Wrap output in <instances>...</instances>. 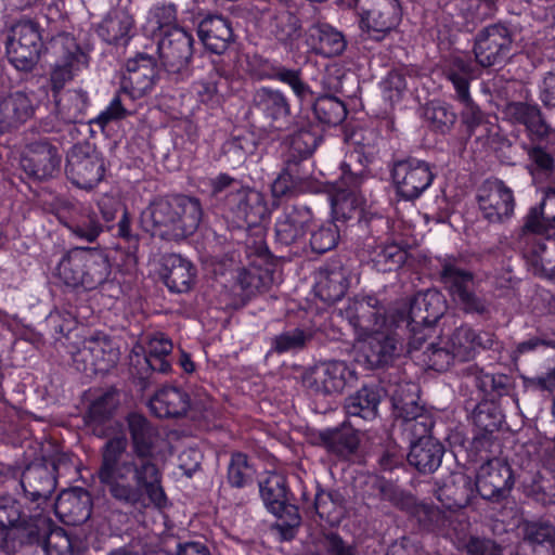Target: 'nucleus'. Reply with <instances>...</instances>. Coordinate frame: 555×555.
Wrapping results in <instances>:
<instances>
[{
  "mask_svg": "<svg viewBox=\"0 0 555 555\" xmlns=\"http://www.w3.org/2000/svg\"><path fill=\"white\" fill-rule=\"evenodd\" d=\"M127 423L132 452H128L125 436L109 438L101 449L96 472L99 481L115 501L125 506L154 505L162 508L167 498L162 486V473L152 459L158 431L138 413L130 414Z\"/></svg>",
  "mask_w": 555,
  "mask_h": 555,
  "instance_id": "f257e3e1",
  "label": "nucleus"
},
{
  "mask_svg": "<svg viewBox=\"0 0 555 555\" xmlns=\"http://www.w3.org/2000/svg\"><path fill=\"white\" fill-rule=\"evenodd\" d=\"M339 314L353 327L359 349L372 367L388 364L398 354L400 341L395 328L400 327L397 314H387L375 297L350 300Z\"/></svg>",
  "mask_w": 555,
  "mask_h": 555,
  "instance_id": "f03ea898",
  "label": "nucleus"
},
{
  "mask_svg": "<svg viewBox=\"0 0 555 555\" xmlns=\"http://www.w3.org/2000/svg\"><path fill=\"white\" fill-rule=\"evenodd\" d=\"M202 214L201 203L194 197H158L142 210L140 224L153 236L178 241L196 231Z\"/></svg>",
  "mask_w": 555,
  "mask_h": 555,
  "instance_id": "7ed1b4c3",
  "label": "nucleus"
},
{
  "mask_svg": "<svg viewBox=\"0 0 555 555\" xmlns=\"http://www.w3.org/2000/svg\"><path fill=\"white\" fill-rule=\"evenodd\" d=\"M111 273L107 257L92 248L77 247L69 250L56 267L57 278L69 287L94 289Z\"/></svg>",
  "mask_w": 555,
  "mask_h": 555,
  "instance_id": "20e7f679",
  "label": "nucleus"
},
{
  "mask_svg": "<svg viewBox=\"0 0 555 555\" xmlns=\"http://www.w3.org/2000/svg\"><path fill=\"white\" fill-rule=\"evenodd\" d=\"M441 282L451 299L466 313L487 314L490 300L475 291V278L455 261L444 260L440 272Z\"/></svg>",
  "mask_w": 555,
  "mask_h": 555,
  "instance_id": "39448f33",
  "label": "nucleus"
},
{
  "mask_svg": "<svg viewBox=\"0 0 555 555\" xmlns=\"http://www.w3.org/2000/svg\"><path fill=\"white\" fill-rule=\"evenodd\" d=\"M105 165L101 154L89 143L76 144L67 155L66 173L81 189H91L104 177Z\"/></svg>",
  "mask_w": 555,
  "mask_h": 555,
  "instance_id": "423d86ee",
  "label": "nucleus"
},
{
  "mask_svg": "<svg viewBox=\"0 0 555 555\" xmlns=\"http://www.w3.org/2000/svg\"><path fill=\"white\" fill-rule=\"evenodd\" d=\"M401 20L398 0H370L358 11V23L362 33L374 40H382L395 29Z\"/></svg>",
  "mask_w": 555,
  "mask_h": 555,
  "instance_id": "0eeeda50",
  "label": "nucleus"
},
{
  "mask_svg": "<svg viewBox=\"0 0 555 555\" xmlns=\"http://www.w3.org/2000/svg\"><path fill=\"white\" fill-rule=\"evenodd\" d=\"M41 36L38 26L30 21L16 23L7 46L10 62L20 70H30L39 59Z\"/></svg>",
  "mask_w": 555,
  "mask_h": 555,
  "instance_id": "6e6552de",
  "label": "nucleus"
},
{
  "mask_svg": "<svg viewBox=\"0 0 555 555\" xmlns=\"http://www.w3.org/2000/svg\"><path fill=\"white\" fill-rule=\"evenodd\" d=\"M391 176L397 193L408 201L417 198L434 180L429 165L415 158L396 162Z\"/></svg>",
  "mask_w": 555,
  "mask_h": 555,
  "instance_id": "1a4fd4ad",
  "label": "nucleus"
},
{
  "mask_svg": "<svg viewBox=\"0 0 555 555\" xmlns=\"http://www.w3.org/2000/svg\"><path fill=\"white\" fill-rule=\"evenodd\" d=\"M59 57L51 72V85L54 93L60 92L75 75L88 65L87 55L81 51L75 39L61 36L55 40Z\"/></svg>",
  "mask_w": 555,
  "mask_h": 555,
  "instance_id": "9d476101",
  "label": "nucleus"
},
{
  "mask_svg": "<svg viewBox=\"0 0 555 555\" xmlns=\"http://www.w3.org/2000/svg\"><path fill=\"white\" fill-rule=\"evenodd\" d=\"M514 486L509 464L502 459H491L483 463L476 476V490L487 500L499 501L508 495Z\"/></svg>",
  "mask_w": 555,
  "mask_h": 555,
  "instance_id": "9b49d317",
  "label": "nucleus"
},
{
  "mask_svg": "<svg viewBox=\"0 0 555 555\" xmlns=\"http://www.w3.org/2000/svg\"><path fill=\"white\" fill-rule=\"evenodd\" d=\"M61 162L59 149L48 141L40 140L25 146L20 164L29 177L44 180L60 171Z\"/></svg>",
  "mask_w": 555,
  "mask_h": 555,
  "instance_id": "f8f14e48",
  "label": "nucleus"
},
{
  "mask_svg": "<svg viewBox=\"0 0 555 555\" xmlns=\"http://www.w3.org/2000/svg\"><path fill=\"white\" fill-rule=\"evenodd\" d=\"M73 359L83 371L105 373L118 362L119 349L106 336H92L83 340Z\"/></svg>",
  "mask_w": 555,
  "mask_h": 555,
  "instance_id": "ddd939ff",
  "label": "nucleus"
},
{
  "mask_svg": "<svg viewBox=\"0 0 555 555\" xmlns=\"http://www.w3.org/2000/svg\"><path fill=\"white\" fill-rule=\"evenodd\" d=\"M224 206L228 217L237 225L242 223L257 224L267 212L262 194L244 186L227 194Z\"/></svg>",
  "mask_w": 555,
  "mask_h": 555,
  "instance_id": "4468645a",
  "label": "nucleus"
},
{
  "mask_svg": "<svg viewBox=\"0 0 555 555\" xmlns=\"http://www.w3.org/2000/svg\"><path fill=\"white\" fill-rule=\"evenodd\" d=\"M259 491L264 505L273 515L282 519L283 513L287 514L288 519L282 520L279 525L281 528L287 527L292 530L300 525V516L297 508L286 504V483L282 475L276 473L269 474L259 482Z\"/></svg>",
  "mask_w": 555,
  "mask_h": 555,
  "instance_id": "2eb2a0df",
  "label": "nucleus"
},
{
  "mask_svg": "<svg viewBox=\"0 0 555 555\" xmlns=\"http://www.w3.org/2000/svg\"><path fill=\"white\" fill-rule=\"evenodd\" d=\"M126 68L120 83L125 95L134 101L152 91L156 80V64L152 56L140 53L127 61Z\"/></svg>",
  "mask_w": 555,
  "mask_h": 555,
  "instance_id": "dca6fc26",
  "label": "nucleus"
},
{
  "mask_svg": "<svg viewBox=\"0 0 555 555\" xmlns=\"http://www.w3.org/2000/svg\"><path fill=\"white\" fill-rule=\"evenodd\" d=\"M477 197L482 216L490 222H502L514 212L513 191L500 180L485 182Z\"/></svg>",
  "mask_w": 555,
  "mask_h": 555,
  "instance_id": "f3484780",
  "label": "nucleus"
},
{
  "mask_svg": "<svg viewBox=\"0 0 555 555\" xmlns=\"http://www.w3.org/2000/svg\"><path fill=\"white\" fill-rule=\"evenodd\" d=\"M356 372L344 361H328L314 367L308 386L317 393H340L356 380Z\"/></svg>",
  "mask_w": 555,
  "mask_h": 555,
  "instance_id": "a211bd4d",
  "label": "nucleus"
},
{
  "mask_svg": "<svg viewBox=\"0 0 555 555\" xmlns=\"http://www.w3.org/2000/svg\"><path fill=\"white\" fill-rule=\"evenodd\" d=\"M192 36L181 27L165 30L158 42V53L163 65L169 72H179L186 66L192 56Z\"/></svg>",
  "mask_w": 555,
  "mask_h": 555,
  "instance_id": "6ab92c4d",
  "label": "nucleus"
},
{
  "mask_svg": "<svg viewBox=\"0 0 555 555\" xmlns=\"http://www.w3.org/2000/svg\"><path fill=\"white\" fill-rule=\"evenodd\" d=\"M512 38L508 29L495 24L485 28L475 44V56L483 67L500 63L509 52Z\"/></svg>",
  "mask_w": 555,
  "mask_h": 555,
  "instance_id": "aec40b11",
  "label": "nucleus"
},
{
  "mask_svg": "<svg viewBox=\"0 0 555 555\" xmlns=\"http://www.w3.org/2000/svg\"><path fill=\"white\" fill-rule=\"evenodd\" d=\"M206 408V402L197 405L188 392L177 387H164L150 400V409L158 417H179L185 415L190 409L199 411Z\"/></svg>",
  "mask_w": 555,
  "mask_h": 555,
  "instance_id": "412c9836",
  "label": "nucleus"
},
{
  "mask_svg": "<svg viewBox=\"0 0 555 555\" xmlns=\"http://www.w3.org/2000/svg\"><path fill=\"white\" fill-rule=\"evenodd\" d=\"M416 515L418 520L428 529L446 535L460 538L468 527L465 515L453 509L443 512L438 507L421 504L417 507Z\"/></svg>",
  "mask_w": 555,
  "mask_h": 555,
  "instance_id": "4be33fe9",
  "label": "nucleus"
},
{
  "mask_svg": "<svg viewBox=\"0 0 555 555\" xmlns=\"http://www.w3.org/2000/svg\"><path fill=\"white\" fill-rule=\"evenodd\" d=\"M55 514L68 525L85 522L91 515V496L81 488L62 491L54 504Z\"/></svg>",
  "mask_w": 555,
  "mask_h": 555,
  "instance_id": "5701e85b",
  "label": "nucleus"
},
{
  "mask_svg": "<svg viewBox=\"0 0 555 555\" xmlns=\"http://www.w3.org/2000/svg\"><path fill=\"white\" fill-rule=\"evenodd\" d=\"M447 309L443 295L436 289H428L416 294L411 300L404 317L416 325H434Z\"/></svg>",
  "mask_w": 555,
  "mask_h": 555,
  "instance_id": "b1692460",
  "label": "nucleus"
},
{
  "mask_svg": "<svg viewBox=\"0 0 555 555\" xmlns=\"http://www.w3.org/2000/svg\"><path fill=\"white\" fill-rule=\"evenodd\" d=\"M35 113L31 99L24 92L0 96V132H10L29 120Z\"/></svg>",
  "mask_w": 555,
  "mask_h": 555,
  "instance_id": "393cba45",
  "label": "nucleus"
},
{
  "mask_svg": "<svg viewBox=\"0 0 555 555\" xmlns=\"http://www.w3.org/2000/svg\"><path fill=\"white\" fill-rule=\"evenodd\" d=\"M160 276L172 293H186L195 282L196 269L186 259L177 254L163 257Z\"/></svg>",
  "mask_w": 555,
  "mask_h": 555,
  "instance_id": "a878e982",
  "label": "nucleus"
},
{
  "mask_svg": "<svg viewBox=\"0 0 555 555\" xmlns=\"http://www.w3.org/2000/svg\"><path fill=\"white\" fill-rule=\"evenodd\" d=\"M312 222V214L306 207H293L275 222V235L284 245L297 244L304 240Z\"/></svg>",
  "mask_w": 555,
  "mask_h": 555,
  "instance_id": "bb28decb",
  "label": "nucleus"
},
{
  "mask_svg": "<svg viewBox=\"0 0 555 555\" xmlns=\"http://www.w3.org/2000/svg\"><path fill=\"white\" fill-rule=\"evenodd\" d=\"M21 486L31 501L47 500L55 490L56 479L46 464H30L21 476Z\"/></svg>",
  "mask_w": 555,
  "mask_h": 555,
  "instance_id": "cd10ccee",
  "label": "nucleus"
},
{
  "mask_svg": "<svg viewBox=\"0 0 555 555\" xmlns=\"http://www.w3.org/2000/svg\"><path fill=\"white\" fill-rule=\"evenodd\" d=\"M474 487L470 477L463 473H455L438 488L436 496L447 508L461 513L474 495Z\"/></svg>",
  "mask_w": 555,
  "mask_h": 555,
  "instance_id": "c85d7f7f",
  "label": "nucleus"
},
{
  "mask_svg": "<svg viewBox=\"0 0 555 555\" xmlns=\"http://www.w3.org/2000/svg\"><path fill=\"white\" fill-rule=\"evenodd\" d=\"M198 36L211 52L221 54L233 40L231 24L222 16H209L198 26Z\"/></svg>",
  "mask_w": 555,
  "mask_h": 555,
  "instance_id": "c756f323",
  "label": "nucleus"
},
{
  "mask_svg": "<svg viewBox=\"0 0 555 555\" xmlns=\"http://www.w3.org/2000/svg\"><path fill=\"white\" fill-rule=\"evenodd\" d=\"M443 447L434 438L412 441L408 461L421 473H433L441 464Z\"/></svg>",
  "mask_w": 555,
  "mask_h": 555,
  "instance_id": "7c9ffc66",
  "label": "nucleus"
},
{
  "mask_svg": "<svg viewBox=\"0 0 555 555\" xmlns=\"http://www.w3.org/2000/svg\"><path fill=\"white\" fill-rule=\"evenodd\" d=\"M504 114L512 122L525 125L538 138H544L550 133L551 129L535 105L512 102L505 106Z\"/></svg>",
  "mask_w": 555,
  "mask_h": 555,
  "instance_id": "2f4dec72",
  "label": "nucleus"
},
{
  "mask_svg": "<svg viewBox=\"0 0 555 555\" xmlns=\"http://www.w3.org/2000/svg\"><path fill=\"white\" fill-rule=\"evenodd\" d=\"M132 28V16L125 10H114L100 23L98 34L107 43H126Z\"/></svg>",
  "mask_w": 555,
  "mask_h": 555,
  "instance_id": "473e14b6",
  "label": "nucleus"
},
{
  "mask_svg": "<svg viewBox=\"0 0 555 555\" xmlns=\"http://www.w3.org/2000/svg\"><path fill=\"white\" fill-rule=\"evenodd\" d=\"M308 40L314 50L325 56L339 55L346 48V40L341 33L327 24L311 26Z\"/></svg>",
  "mask_w": 555,
  "mask_h": 555,
  "instance_id": "72a5a7b5",
  "label": "nucleus"
},
{
  "mask_svg": "<svg viewBox=\"0 0 555 555\" xmlns=\"http://www.w3.org/2000/svg\"><path fill=\"white\" fill-rule=\"evenodd\" d=\"M343 183H348V189L339 188L332 196V207L336 214L344 218H351L357 209H361L362 198L356 193L361 178L344 171Z\"/></svg>",
  "mask_w": 555,
  "mask_h": 555,
  "instance_id": "f704fd0d",
  "label": "nucleus"
},
{
  "mask_svg": "<svg viewBox=\"0 0 555 555\" xmlns=\"http://www.w3.org/2000/svg\"><path fill=\"white\" fill-rule=\"evenodd\" d=\"M348 286L347 272L343 268H336L320 274L315 292L323 301L331 304L341 299Z\"/></svg>",
  "mask_w": 555,
  "mask_h": 555,
  "instance_id": "c9c22d12",
  "label": "nucleus"
},
{
  "mask_svg": "<svg viewBox=\"0 0 555 555\" xmlns=\"http://www.w3.org/2000/svg\"><path fill=\"white\" fill-rule=\"evenodd\" d=\"M555 223V190L545 191L540 208H532L525 221V231L544 233Z\"/></svg>",
  "mask_w": 555,
  "mask_h": 555,
  "instance_id": "e433bc0d",
  "label": "nucleus"
},
{
  "mask_svg": "<svg viewBox=\"0 0 555 555\" xmlns=\"http://www.w3.org/2000/svg\"><path fill=\"white\" fill-rule=\"evenodd\" d=\"M380 396L374 388L363 387L346 399L345 409L348 415L363 420H373L377 415Z\"/></svg>",
  "mask_w": 555,
  "mask_h": 555,
  "instance_id": "4c0bfd02",
  "label": "nucleus"
},
{
  "mask_svg": "<svg viewBox=\"0 0 555 555\" xmlns=\"http://www.w3.org/2000/svg\"><path fill=\"white\" fill-rule=\"evenodd\" d=\"M255 101L266 116L273 121L285 120L291 114L288 101L281 91L261 88L257 91Z\"/></svg>",
  "mask_w": 555,
  "mask_h": 555,
  "instance_id": "58836bf2",
  "label": "nucleus"
},
{
  "mask_svg": "<svg viewBox=\"0 0 555 555\" xmlns=\"http://www.w3.org/2000/svg\"><path fill=\"white\" fill-rule=\"evenodd\" d=\"M325 446L334 453L347 456L353 453L359 446L357 431L350 426L326 429L320 435Z\"/></svg>",
  "mask_w": 555,
  "mask_h": 555,
  "instance_id": "ea45409f",
  "label": "nucleus"
},
{
  "mask_svg": "<svg viewBox=\"0 0 555 555\" xmlns=\"http://www.w3.org/2000/svg\"><path fill=\"white\" fill-rule=\"evenodd\" d=\"M448 346L455 359L467 361L472 359L477 349L482 346L479 334L468 326L457 327L451 335Z\"/></svg>",
  "mask_w": 555,
  "mask_h": 555,
  "instance_id": "a19ab883",
  "label": "nucleus"
},
{
  "mask_svg": "<svg viewBox=\"0 0 555 555\" xmlns=\"http://www.w3.org/2000/svg\"><path fill=\"white\" fill-rule=\"evenodd\" d=\"M171 350L172 343L164 334H155L146 343L144 361L152 371L167 373L170 370L168 357Z\"/></svg>",
  "mask_w": 555,
  "mask_h": 555,
  "instance_id": "79ce46f5",
  "label": "nucleus"
},
{
  "mask_svg": "<svg viewBox=\"0 0 555 555\" xmlns=\"http://www.w3.org/2000/svg\"><path fill=\"white\" fill-rule=\"evenodd\" d=\"M377 271L389 272L399 269L406 260V251L396 243H380L370 253Z\"/></svg>",
  "mask_w": 555,
  "mask_h": 555,
  "instance_id": "37998d69",
  "label": "nucleus"
},
{
  "mask_svg": "<svg viewBox=\"0 0 555 555\" xmlns=\"http://www.w3.org/2000/svg\"><path fill=\"white\" fill-rule=\"evenodd\" d=\"M65 225L72 234L88 243H93L103 231L96 214L89 208H81L79 215L73 216Z\"/></svg>",
  "mask_w": 555,
  "mask_h": 555,
  "instance_id": "c03bdc74",
  "label": "nucleus"
},
{
  "mask_svg": "<svg viewBox=\"0 0 555 555\" xmlns=\"http://www.w3.org/2000/svg\"><path fill=\"white\" fill-rule=\"evenodd\" d=\"M317 118L327 125H337L347 116L345 104L335 96L319 98L313 104Z\"/></svg>",
  "mask_w": 555,
  "mask_h": 555,
  "instance_id": "a18cd8bd",
  "label": "nucleus"
},
{
  "mask_svg": "<svg viewBox=\"0 0 555 555\" xmlns=\"http://www.w3.org/2000/svg\"><path fill=\"white\" fill-rule=\"evenodd\" d=\"M26 515L23 513L21 504L11 496L0 498V532L11 528L25 526Z\"/></svg>",
  "mask_w": 555,
  "mask_h": 555,
  "instance_id": "49530a36",
  "label": "nucleus"
},
{
  "mask_svg": "<svg viewBox=\"0 0 555 555\" xmlns=\"http://www.w3.org/2000/svg\"><path fill=\"white\" fill-rule=\"evenodd\" d=\"M425 117L431 127L441 133L448 132L456 120V114L444 103H430L427 105Z\"/></svg>",
  "mask_w": 555,
  "mask_h": 555,
  "instance_id": "de8ad7c7",
  "label": "nucleus"
},
{
  "mask_svg": "<svg viewBox=\"0 0 555 555\" xmlns=\"http://www.w3.org/2000/svg\"><path fill=\"white\" fill-rule=\"evenodd\" d=\"M425 365L436 371H444L455 359L448 347H442L436 343H429L417 357Z\"/></svg>",
  "mask_w": 555,
  "mask_h": 555,
  "instance_id": "09e8293b",
  "label": "nucleus"
},
{
  "mask_svg": "<svg viewBox=\"0 0 555 555\" xmlns=\"http://www.w3.org/2000/svg\"><path fill=\"white\" fill-rule=\"evenodd\" d=\"M541 248L543 255H538L533 249L529 250L532 269L534 273L555 276V238L547 236Z\"/></svg>",
  "mask_w": 555,
  "mask_h": 555,
  "instance_id": "8fccbe9b",
  "label": "nucleus"
},
{
  "mask_svg": "<svg viewBox=\"0 0 555 555\" xmlns=\"http://www.w3.org/2000/svg\"><path fill=\"white\" fill-rule=\"evenodd\" d=\"M254 477V468L249 465L247 456L243 453H235L231 457L228 468V480L236 488L245 487Z\"/></svg>",
  "mask_w": 555,
  "mask_h": 555,
  "instance_id": "3c124183",
  "label": "nucleus"
},
{
  "mask_svg": "<svg viewBox=\"0 0 555 555\" xmlns=\"http://www.w3.org/2000/svg\"><path fill=\"white\" fill-rule=\"evenodd\" d=\"M397 320L400 321V325L402 323H405L410 336H409V343H408V351L410 353L416 352V351H423L424 344L426 343L428 337H431L435 333V330L433 325H416L415 323H412V321L404 317V313L402 312H396Z\"/></svg>",
  "mask_w": 555,
  "mask_h": 555,
  "instance_id": "603ef678",
  "label": "nucleus"
},
{
  "mask_svg": "<svg viewBox=\"0 0 555 555\" xmlns=\"http://www.w3.org/2000/svg\"><path fill=\"white\" fill-rule=\"evenodd\" d=\"M43 550L47 555H73L74 543L63 528L55 527L44 539Z\"/></svg>",
  "mask_w": 555,
  "mask_h": 555,
  "instance_id": "864d4df0",
  "label": "nucleus"
},
{
  "mask_svg": "<svg viewBox=\"0 0 555 555\" xmlns=\"http://www.w3.org/2000/svg\"><path fill=\"white\" fill-rule=\"evenodd\" d=\"M495 0H457V8L468 22L475 23L491 16Z\"/></svg>",
  "mask_w": 555,
  "mask_h": 555,
  "instance_id": "5fc2aeb1",
  "label": "nucleus"
},
{
  "mask_svg": "<svg viewBox=\"0 0 555 555\" xmlns=\"http://www.w3.org/2000/svg\"><path fill=\"white\" fill-rule=\"evenodd\" d=\"M310 339V333L300 328H294L275 336L273 339V349L279 353L299 350L302 349Z\"/></svg>",
  "mask_w": 555,
  "mask_h": 555,
  "instance_id": "6e6d98bb",
  "label": "nucleus"
},
{
  "mask_svg": "<svg viewBox=\"0 0 555 555\" xmlns=\"http://www.w3.org/2000/svg\"><path fill=\"white\" fill-rule=\"evenodd\" d=\"M118 400L114 391H107L98 397L91 404L87 414L90 423H102L107 420L117 408Z\"/></svg>",
  "mask_w": 555,
  "mask_h": 555,
  "instance_id": "4d7b16f0",
  "label": "nucleus"
},
{
  "mask_svg": "<svg viewBox=\"0 0 555 555\" xmlns=\"http://www.w3.org/2000/svg\"><path fill=\"white\" fill-rule=\"evenodd\" d=\"M338 241L337 225L327 223L312 232L310 245L311 249L318 254H324L334 248Z\"/></svg>",
  "mask_w": 555,
  "mask_h": 555,
  "instance_id": "13d9d810",
  "label": "nucleus"
},
{
  "mask_svg": "<svg viewBox=\"0 0 555 555\" xmlns=\"http://www.w3.org/2000/svg\"><path fill=\"white\" fill-rule=\"evenodd\" d=\"M122 95H125V93H122L120 89L119 92L112 99L108 106L93 119V122L101 128H104L111 121L122 119L129 115L131 112L124 103Z\"/></svg>",
  "mask_w": 555,
  "mask_h": 555,
  "instance_id": "bf43d9fd",
  "label": "nucleus"
},
{
  "mask_svg": "<svg viewBox=\"0 0 555 555\" xmlns=\"http://www.w3.org/2000/svg\"><path fill=\"white\" fill-rule=\"evenodd\" d=\"M319 137L310 129H301L291 138V149L301 158L310 156L319 144Z\"/></svg>",
  "mask_w": 555,
  "mask_h": 555,
  "instance_id": "052dcab7",
  "label": "nucleus"
},
{
  "mask_svg": "<svg viewBox=\"0 0 555 555\" xmlns=\"http://www.w3.org/2000/svg\"><path fill=\"white\" fill-rule=\"evenodd\" d=\"M477 385L485 393L500 397L507 393L509 378L504 374L480 373Z\"/></svg>",
  "mask_w": 555,
  "mask_h": 555,
  "instance_id": "680f3d73",
  "label": "nucleus"
},
{
  "mask_svg": "<svg viewBox=\"0 0 555 555\" xmlns=\"http://www.w3.org/2000/svg\"><path fill=\"white\" fill-rule=\"evenodd\" d=\"M314 508L321 518L328 521L337 520L340 514V505L335 500L334 494L325 491H319L315 494Z\"/></svg>",
  "mask_w": 555,
  "mask_h": 555,
  "instance_id": "e2e57ef3",
  "label": "nucleus"
},
{
  "mask_svg": "<svg viewBox=\"0 0 555 555\" xmlns=\"http://www.w3.org/2000/svg\"><path fill=\"white\" fill-rule=\"evenodd\" d=\"M176 22V8L172 4L157 5L150 12L149 23L155 29L167 30L171 27H177Z\"/></svg>",
  "mask_w": 555,
  "mask_h": 555,
  "instance_id": "0e129e2a",
  "label": "nucleus"
},
{
  "mask_svg": "<svg viewBox=\"0 0 555 555\" xmlns=\"http://www.w3.org/2000/svg\"><path fill=\"white\" fill-rule=\"evenodd\" d=\"M434 426L431 416L418 415V417L410 420L404 423V433L410 438V443L416 440H425V438H433L429 433Z\"/></svg>",
  "mask_w": 555,
  "mask_h": 555,
  "instance_id": "69168bd1",
  "label": "nucleus"
},
{
  "mask_svg": "<svg viewBox=\"0 0 555 555\" xmlns=\"http://www.w3.org/2000/svg\"><path fill=\"white\" fill-rule=\"evenodd\" d=\"M275 78L288 85L300 100L311 93L309 86L301 80L299 70L280 68L275 73Z\"/></svg>",
  "mask_w": 555,
  "mask_h": 555,
  "instance_id": "338daca9",
  "label": "nucleus"
},
{
  "mask_svg": "<svg viewBox=\"0 0 555 555\" xmlns=\"http://www.w3.org/2000/svg\"><path fill=\"white\" fill-rule=\"evenodd\" d=\"M79 95L75 92H68L63 98L55 100L57 113L65 122H75L79 118Z\"/></svg>",
  "mask_w": 555,
  "mask_h": 555,
  "instance_id": "774afa93",
  "label": "nucleus"
}]
</instances>
